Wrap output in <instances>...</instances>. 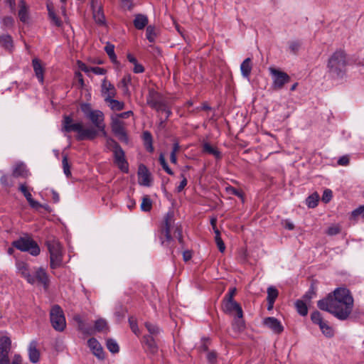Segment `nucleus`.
<instances>
[{
  "mask_svg": "<svg viewBox=\"0 0 364 364\" xmlns=\"http://www.w3.org/2000/svg\"><path fill=\"white\" fill-rule=\"evenodd\" d=\"M317 305L321 310L331 314L339 320L345 321L353 311L354 299L350 290L341 287L319 300Z\"/></svg>",
  "mask_w": 364,
  "mask_h": 364,
  "instance_id": "f257e3e1",
  "label": "nucleus"
},
{
  "mask_svg": "<svg viewBox=\"0 0 364 364\" xmlns=\"http://www.w3.org/2000/svg\"><path fill=\"white\" fill-rule=\"evenodd\" d=\"M173 217V212L172 210L168 211L164 216L161 230L160 240L161 245L170 249H172L174 246L171 236L172 232L181 244H183V242L181 227L175 224Z\"/></svg>",
  "mask_w": 364,
  "mask_h": 364,
  "instance_id": "f03ea898",
  "label": "nucleus"
},
{
  "mask_svg": "<svg viewBox=\"0 0 364 364\" xmlns=\"http://www.w3.org/2000/svg\"><path fill=\"white\" fill-rule=\"evenodd\" d=\"M348 64L346 53L343 50L338 49L331 55L327 66L332 75L341 77L345 73Z\"/></svg>",
  "mask_w": 364,
  "mask_h": 364,
  "instance_id": "7ed1b4c3",
  "label": "nucleus"
},
{
  "mask_svg": "<svg viewBox=\"0 0 364 364\" xmlns=\"http://www.w3.org/2000/svg\"><path fill=\"white\" fill-rule=\"evenodd\" d=\"M73 319L77 323L78 330L85 335H92L95 331L107 333L109 331L107 323L103 318L97 319L95 321L94 328L87 326L80 315L75 316Z\"/></svg>",
  "mask_w": 364,
  "mask_h": 364,
  "instance_id": "20e7f679",
  "label": "nucleus"
},
{
  "mask_svg": "<svg viewBox=\"0 0 364 364\" xmlns=\"http://www.w3.org/2000/svg\"><path fill=\"white\" fill-rule=\"evenodd\" d=\"M12 245L22 252H28L33 256H37L40 253V247L38 244L30 237H22L14 241Z\"/></svg>",
  "mask_w": 364,
  "mask_h": 364,
  "instance_id": "39448f33",
  "label": "nucleus"
},
{
  "mask_svg": "<svg viewBox=\"0 0 364 364\" xmlns=\"http://www.w3.org/2000/svg\"><path fill=\"white\" fill-rule=\"evenodd\" d=\"M73 131L76 133L77 140H92L97 135V130L93 127H86L82 123L70 122V132Z\"/></svg>",
  "mask_w": 364,
  "mask_h": 364,
  "instance_id": "423d86ee",
  "label": "nucleus"
},
{
  "mask_svg": "<svg viewBox=\"0 0 364 364\" xmlns=\"http://www.w3.org/2000/svg\"><path fill=\"white\" fill-rule=\"evenodd\" d=\"M50 318L52 326L55 331H63L66 328V320L61 308L55 305L52 307L50 312Z\"/></svg>",
  "mask_w": 364,
  "mask_h": 364,
  "instance_id": "0eeeda50",
  "label": "nucleus"
},
{
  "mask_svg": "<svg viewBox=\"0 0 364 364\" xmlns=\"http://www.w3.org/2000/svg\"><path fill=\"white\" fill-rule=\"evenodd\" d=\"M269 71L272 78V87L274 90H281L284 85L288 83L291 78L289 75L279 69L273 67L269 68Z\"/></svg>",
  "mask_w": 364,
  "mask_h": 364,
  "instance_id": "6e6552de",
  "label": "nucleus"
},
{
  "mask_svg": "<svg viewBox=\"0 0 364 364\" xmlns=\"http://www.w3.org/2000/svg\"><path fill=\"white\" fill-rule=\"evenodd\" d=\"M48 249L50 252V267L53 269L58 267L62 260L60 245L55 241L47 242Z\"/></svg>",
  "mask_w": 364,
  "mask_h": 364,
  "instance_id": "1a4fd4ad",
  "label": "nucleus"
},
{
  "mask_svg": "<svg viewBox=\"0 0 364 364\" xmlns=\"http://www.w3.org/2000/svg\"><path fill=\"white\" fill-rule=\"evenodd\" d=\"M114 144V164L123 172L127 173L129 171L128 163L125 159L124 152L121 146L115 141H112Z\"/></svg>",
  "mask_w": 364,
  "mask_h": 364,
  "instance_id": "9d476101",
  "label": "nucleus"
},
{
  "mask_svg": "<svg viewBox=\"0 0 364 364\" xmlns=\"http://www.w3.org/2000/svg\"><path fill=\"white\" fill-rule=\"evenodd\" d=\"M111 127L112 132L122 141H127L128 138L124 129V122L118 117H112Z\"/></svg>",
  "mask_w": 364,
  "mask_h": 364,
  "instance_id": "9b49d317",
  "label": "nucleus"
},
{
  "mask_svg": "<svg viewBox=\"0 0 364 364\" xmlns=\"http://www.w3.org/2000/svg\"><path fill=\"white\" fill-rule=\"evenodd\" d=\"M87 119L91 121L98 131L103 132L104 134H106L105 124L104 123L105 117L102 111L97 109L95 110L93 112L90 113V116Z\"/></svg>",
  "mask_w": 364,
  "mask_h": 364,
  "instance_id": "f8f14e48",
  "label": "nucleus"
},
{
  "mask_svg": "<svg viewBox=\"0 0 364 364\" xmlns=\"http://www.w3.org/2000/svg\"><path fill=\"white\" fill-rule=\"evenodd\" d=\"M16 268L18 273L22 277L25 278L29 284H33L36 283V279L33 276V274H31L28 264L22 261H18L16 262Z\"/></svg>",
  "mask_w": 364,
  "mask_h": 364,
  "instance_id": "ddd939ff",
  "label": "nucleus"
},
{
  "mask_svg": "<svg viewBox=\"0 0 364 364\" xmlns=\"http://www.w3.org/2000/svg\"><path fill=\"white\" fill-rule=\"evenodd\" d=\"M102 95L105 97V101L110 98H114L117 95V90L113 84L107 80L103 79L102 82Z\"/></svg>",
  "mask_w": 364,
  "mask_h": 364,
  "instance_id": "4468645a",
  "label": "nucleus"
},
{
  "mask_svg": "<svg viewBox=\"0 0 364 364\" xmlns=\"http://www.w3.org/2000/svg\"><path fill=\"white\" fill-rule=\"evenodd\" d=\"M223 309L226 314L235 312L238 318L243 317V311L240 305L234 301H223Z\"/></svg>",
  "mask_w": 364,
  "mask_h": 364,
  "instance_id": "2eb2a0df",
  "label": "nucleus"
},
{
  "mask_svg": "<svg viewBox=\"0 0 364 364\" xmlns=\"http://www.w3.org/2000/svg\"><path fill=\"white\" fill-rule=\"evenodd\" d=\"M139 183L144 186H150L151 183L150 173L144 165H140L138 171Z\"/></svg>",
  "mask_w": 364,
  "mask_h": 364,
  "instance_id": "dca6fc26",
  "label": "nucleus"
},
{
  "mask_svg": "<svg viewBox=\"0 0 364 364\" xmlns=\"http://www.w3.org/2000/svg\"><path fill=\"white\" fill-rule=\"evenodd\" d=\"M91 7L92 9L93 18L95 22L99 25H104L105 23V17L101 6L97 5L96 0H92Z\"/></svg>",
  "mask_w": 364,
  "mask_h": 364,
  "instance_id": "f3484780",
  "label": "nucleus"
},
{
  "mask_svg": "<svg viewBox=\"0 0 364 364\" xmlns=\"http://www.w3.org/2000/svg\"><path fill=\"white\" fill-rule=\"evenodd\" d=\"M263 323L275 333L279 334L284 330V327L281 322L274 317H267L264 319Z\"/></svg>",
  "mask_w": 364,
  "mask_h": 364,
  "instance_id": "a211bd4d",
  "label": "nucleus"
},
{
  "mask_svg": "<svg viewBox=\"0 0 364 364\" xmlns=\"http://www.w3.org/2000/svg\"><path fill=\"white\" fill-rule=\"evenodd\" d=\"M87 345L92 353L99 359L104 358V351L101 344L95 338H91L87 341Z\"/></svg>",
  "mask_w": 364,
  "mask_h": 364,
  "instance_id": "6ab92c4d",
  "label": "nucleus"
},
{
  "mask_svg": "<svg viewBox=\"0 0 364 364\" xmlns=\"http://www.w3.org/2000/svg\"><path fill=\"white\" fill-rule=\"evenodd\" d=\"M32 65L36 77L41 83H43L44 79V68L43 67L41 60L38 58H33L32 60Z\"/></svg>",
  "mask_w": 364,
  "mask_h": 364,
  "instance_id": "aec40b11",
  "label": "nucleus"
},
{
  "mask_svg": "<svg viewBox=\"0 0 364 364\" xmlns=\"http://www.w3.org/2000/svg\"><path fill=\"white\" fill-rule=\"evenodd\" d=\"M252 69V59L250 58H247L243 60V62L240 65V71L242 76L244 78L249 80Z\"/></svg>",
  "mask_w": 364,
  "mask_h": 364,
  "instance_id": "412c9836",
  "label": "nucleus"
},
{
  "mask_svg": "<svg viewBox=\"0 0 364 364\" xmlns=\"http://www.w3.org/2000/svg\"><path fill=\"white\" fill-rule=\"evenodd\" d=\"M18 16L21 21L24 23L28 22L29 20V14H28V7L27 6L24 0H21L19 4V10L18 12Z\"/></svg>",
  "mask_w": 364,
  "mask_h": 364,
  "instance_id": "4be33fe9",
  "label": "nucleus"
},
{
  "mask_svg": "<svg viewBox=\"0 0 364 364\" xmlns=\"http://www.w3.org/2000/svg\"><path fill=\"white\" fill-rule=\"evenodd\" d=\"M33 276L36 279V282H38L42 284L45 287H47L48 284V275L43 268H38L35 270Z\"/></svg>",
  "mask_w": 364,
  "mask_h": 364,
  "instance_id": "5701e85b",
  "label": "nucleus"
},
{
  "mask_svg": "<svg viewBox=\"0 0 364 364\" xmlns=\"http://www.w3.org/2000/svg\"><path fill=\"white\" fill-rule=\"evenodd\" d=\"M148 22L149 20L146 15L139 14L135 15L133 23L136 29L142 30L147 26Z\"/></svg>",
  "mask_w": 364,
  "mask_h": 364,
  "instance_id": "b1692460",
  "label": "nucleus"
},
{
  "mask_svg": "<svg viewBox=\"0 0 364 364\" xmlns=\"http://www.w3.org/2000/svg\"><path fill=\"white\" fill-rule=\"evenodd\" d=\"M29 359L32 363H37L39 360L40 353L37 350V343L33 341L30 343L28 347Z\"/></svg>",
  "mask_w": 364,
  "mask_h": 364,
  "instance_id": "393cba45",
  "label": "nucleus"
},
{
  "mask_svg": "<svg viewBox=\"0 0 364 364\" xmlns=\"http://www.w3.org/2000/svg\"><path fill=\"white\" fill-rule=\"evenodd\" d=\"M46 6H47L49 18L52 21L53 23L58 27L61 26L62 21L58 18V17L57 16V15L55 12L53 3L48 1Z\"/></svg>",
  "mask_w": 364,
  "mask_h": 364,
  "instance_id": "a878e982",
  "label": "nucleus"
},
{
  "mask_svg": "<svg viewBox=\"0 0 364 364\" xmlns=\"http://www.w3.org/2000/svg\"><path fill=\"white\" fill-rule=\"evenodd\" d=\"M11 348V341L8 336L0 338V354H9Z\"/></svg>",
  "mask_w": 364,
  "mask_h": 364,
  "instance_id": "bb28decb",
  "label": "nucleus"
},
{
  "mask_svg": "<svg viewBox=\"0 0 364 364\" xmlns=\"http://www.w3.org/2000/svg\"><path fill=\"white\" fill-rule=\"evenodd\" d=\"M0 46L4 49L11 51L14 47L13 40L9 35H2L0 36Z\"/></svg>",
  "mask_w": 364,
  "mask_h": 364,
  "instance_id": "cd10ccee",
  "label": "nucleus"
},
{
  "mask_svg": "<svg viewBox=\"0 0 364 364\" xmlns=\"http://www.w3.org/2000/svg\"><path fill=\"white\" fill-rule=\"evenodd\" d=\"M132 82V76L128 74L124 76V77L121 80L119 83L118 84V87L122 89L124 95H129V85L131 84Z\"/></svg>",
  "mask_w": 364,
  "mask_h": 364,
  "instance_id": "c85d7f7f",
  "label": "nucleus"
},
{
  "mask_svg": "<svg viewBox=\"0 0 364 364\" xmlns=\"http://www.w3.org/2000/svg\"><path fill=\"white\" fill-rule=\"evenodd\" d=\"M143 342L151 353H155L157 351V346L153 336H144L143 338Z\"/></svg>",
  "mask_w": 364,
  "mask_h": 364,
  "instance_id": "c756f323",
  "label": "nucleus"
},
{
  "mask_svg": "<svg viewBox=\"0 0 364 364\" xmlns=\"http://www.w3.org/2000/svg\"><path fill=\"white\" fill-rule=\"evenodd\" d=\"M203 151L207 154L213 155L216 159L221 158V154L218 149L211 146L209 143L205 142L203 145Z\"/></svg>",
  "mask_w": 364,
  "mask_h": 364,
  "instance_id": "7c9ffc66",
  "label": "nucleus"
},
{
  "mask_svg": "<svg viewBox=\"0 0 364 364\" xmlns=\"http://www.w3.org/2000/svg\"><path fill=\"white\" fill-rule=\"evenodd\" d=\"M105 102L108 103V105L112 110L120 111L124 108V103L123 102L114 100V98H110L105 100Z\"/></svg>",
  "mask_w": 364,
  "mask_h": 364,
  "instance_id": "2f4dec72",
  "label": "nucleus"
},
{
  "mask_svg": "<svg viewBox=\"0 0 364 364\" xmlns=\"http://www.w3.org/2000/svg\"><path fill=\"white\" fill-rule=\"evenodd\" d=\"M142 138L144 142V146L146 150L149 152L154 151V147L152 145V136L151 133L148 131H145L143 132Z\"/></svg>",
  "mask_w": 364,
  "mask_h": 364,
  "instance_id": "473e14b6",
  "label": "nucleus"
},
{
  "mask_svg": "<svg viewBox=\"0 0 364 364\" xmlns=\"http://www.w3.org/2000/svg\"><path fill=\"white\" fill-rule=\"evenodd\" d=\"M13 175L15 177H26L28 176V170L24 164H17L14 171Z\"/></svg>",
  "mask_w": 364,
  "mask_h": 364,
  "instance_id": "72a5a7b5",
  "label": "nucleus"
},
{
  "mask_svg": "<svg viewBox=\"0 0 364 364\" xmlns=\"http://www.w3.org/2000/svg\"><path fill=\"white\" fill-rule=\"evenodd\" d=\"M105 50L109 57L112 63L117 62V56L114 53V46L111 44L110 43H107Z\"/></svg>",
  "mask_w": 364,
  "mask_h": 364,
  "instance_id": "f704fd0d",
  "label": "nucleus"
},
{
  "mask_svg": "<svg viewBox=\"0 0 364 364\" xmlns=\"http://www.w3.org/2000/svg\"><path fill=\"white\" fill-rule=\"evenodd\" d=\"M141 210L144 212H149L152 208V201L148 196H144L142 198L141 203Z\"/></svg>",
  "mask_w": 364,
  "mask_h": 364,
  "instance_id": "c9c22d12",
  "label": "nucleus"
},
{
  "mask_svg": "<svg viewBox=\"0 0 364 364\" xmlns=\"http://www.w3.org/2000/svg\"><path fill=\"white\" fill-rule=\"evenodd\" d=\"M107 349L112 353H117L119 351V346L117 341L112 338H108L106 343Z\"/></svg>",
  "mask_w": 364,
  "mask_h": 364,
  "instance_id": "e433bc0d",
  "label": "nucleus"
},
{
  "mask_svg": "<svg viewBox=\"0 0 364 364\" xmlns=\"http://www.w3.org/2000/svg\"><path fill=\"white\" fill-rule=\"evenodd\" d=\"M319 328L322 333L326 336V337H332L333 336V328L328 325V322L326 321H324L323 323H321L319 326Z\"/></svg>",
  "mask_w": 364,
  "mask_h": 364,
  "instance_id": "4c0bfd02",
  "label": "nucleus"
},
{
  "mask_svg": "<svg viewBox=\"0 0 364 364\" xmlns=\"http://www.w3.org/2000/svg\"><path fill=\"white\" fill-rule=\"evenodd\" d=\"M298 313L301 316H306L308 313V308L306 303L302 300H298L295 303Z\"/></svg>",
  "mask_w": 364,
  "mask_h": 364,
  "instance_id": "58836bf2",
  "label": "nucleus"
},
{
  "mask_svg": "<svg viewBox=\"0 0 364 364\" xmlns=\"http://www.w3.org/2000/svg\"><path fill=\"white\" fill-rule=\"evenodd\" d=\"M156 35V28L153 26H148L146 31V36L148 41L151 43L154 42Z\"/></svg>",
  "mask_w": 364,
  "mask_h": 364,
  "instance_id": "ea45409f",
  "label": "nucleus"
},
{
  "mask_svg": "<svg viewBox=\"0 0 364 364\" xmlns=\"http://www.w3.org/2000/svg\"><path fill=\"white\" fill-rule=\"evenodd\" d=\"M319 196L315 193L306 198V205L309 208H315L318 205Z\"/></svg>",
  "mask_w": 364,
  "mask_h": 364,
  "instance_id": "a19ab883",
  "label": "nucleus"
},
{
  "mask_svg": "<svg viewBox=\"0 0 364 364\" xmlns=\"http://www.w3.org/2000/svg\"><path fill=\"white\" fill-rule=\"evenodd\" d=\"M215 240L217 246L218 247V250L220 252H223L225 250V245L222 238L220 236L219 230L218 229H215Z\"/></svg>",
  "mask_w": 364,
  "mask_h": 364,
  "instance_id": "79ce46f5",
  "label": "nucleus"
},
{
  "mask_svg": "<svg viewBox=\"0 0 364 364\" xmlns=\"http://www.w3.org/2000/svg\"><path fill=\"white\" fill-rule=\"evenodd\" d=\"M311 319L314 323L318 325V326L325 321L323 320L321 313L317 311L311 314Z\"/></svg>",
  "mask_w": 364,
  "mask_h": 364,
  "instance_id": "37998d69",
  "label": "nucleus"
},
{
  "mask_svg": "<svg viewBox=\"0 0 364 364\" xmlns=\"http://www.w3.org/2000/svg\"><path fill=\"white\" fill-rule=\"evenodd\" d=\"M267 294L269 301L274 302L278 296V291L274 287H270L267 289Z\"/></svg>",
  "mask_w": 364,
  "mask_h": 364,
  "instance_id": "c03bdc74",
  "label": "nucleus"
},
{
  "mask_svg": "<svg viewBox=\"0 0 364 364\" xmlns=\"http://www.w3.org/2000/svg\"><path fill=\"white\" fill-rule=\"evenodd\" d=\"M147 102L152 108L156 109L157 111L165 109L166 110V106L161 102L153 100H148Z\"/></svg>",
  "mask_w": 364,
  "mask_h": 364,
  "instance_id": "a18cd8bd",
  "label": "nucleus"
},
{
  "mask_svg": "<svg viewBox=\"0 0 364 364\" xmlns=\"http://www.w3.org/2000/svg\"><path fill=\"white\" fill-rule=\"evenodd\" d=\"M159 162L162 166V168H164V170L169 175H173V172L172 171V170L169 168V166H168L166 161V159L164 156V155L162 154H160L159 156Z\"/></svg>",
  "mask_w": 364,
  "mask_h": 364,
  "instance_id": "49530a36",
  "label": "nucleus"
},
{
  "mask_svg": "<svg viewBox=\"0 0 364 364\" xmlns=\"http://www.w3.org/2000/svg\"><path fill=\"white\" fill-rule=\"evenodd\" d=\"M145 326L147 328L148 331L150 333V334L152 336L157 335L160 332L159 328L157 326L152 324L151 323L146 322L145 323Z\"/></svg>",
  "mask_w": 364,
  "mask_h": 364,
  "instance_id": "de8ad7c7",
  "label": "nucleus"
},
{
  "mask_svg": "<svg viewBox=\"0 0 364 364\" xmlns=\"http://www.w3.org/2000/svg\"><path fill=\"white\" fill-rule=\"evenodd\" d=\"M234 329L241 331L245 328V321L242 319V317L235 318L233 323Z\"/></svg>",
  "mask_w": 364,
  "mask_h": 364,
  "instance_id": "09e8293b",
  "label": "nucleus"
},
{
  "mask_svg": "<svg viewBox=\"0 0 364 364\" xmlns=\"http://www.w3.org/2000/svg\"><path fill=\"white\" fill-rule=\"evenodd\" d=\"M236 291L237 289L235 287L230 289L228 293L225 296L223 301H234L233 297L236 294Z\"/></svg>",
  "mask_w": 364,
  "mask_h": 364,
  "instance_id": "8fccbe9b",
  "label": "nucleus"
},
{
  "mask_svg": "<svg viewBox=\"0 0 364 364\" xmlns=\"http://www.w3.org/2000/svg\"><path fill=\"white\" fill-rule=\"evenodd\" d=\"M20 191L23 194L27 201L32 198L31 193L28 191L27 187L25 184H21L19 186Z\"/></svg>",
  "mask_w": 364,
  "mask_h": 364,
  "instance_id": "3c124183",
  "label": "nucleus"
},
{
  "mask_svg": "<svg viewBox=\"0 0 364 364\" xmlns=\"http://www.w3.org/2000/svg\"><path fill=\"white\" fill-rule=\"evenodd\" d=\"M361 216L364 219V205H361L352 212V217Z\"/></svg>",
  "mask_w": 364,
  "mask_h": 364,
  "instance_id": "603ef678",
  "label": "nucleus"
},
{
  "mask_svg": "<svg viewBox=\"0 0 364 364\" xmlns=\"http://www.w3.org/2000/svg\"><path fill=\"white\" fill-rule=\"evenodd\" d=\"M14 18L11 16H5L1 19V23L5 27H11L14 24Z\"/></svg>",
  "mask_w": 364,
  "mask_h": 364,
  "instance_id": "864d4df0",
  "label": "nucleus"
},
{
  "mask_svg": "<svg viewBox=\"0 0 364 364\" xmlns=\"http://www.w3.org/2000/svg\"><path fill=\"white\" fill-rule=\"evenodd\" d=\"M81 109L87 118L90 116V113L93 112L95 111L92 109L89 104H83L81 106Z\"/></svg>",
  "mask_w": 364,
  "mask_h": 364,
  "instance_id": "5fc2aeb1",
  "label": "nucleus"
},
{
  "mask_svg": "<svg viewBox=\"0 0 364 364\" xmlns=\"http://www.w3.org/2000/svg\"><path fill=\"white\" fill-rule=\"evenodd\" d=\"M206 358H207V360L209 363L215 364L216 363L217 355H216L215 352H214V351L208 352Z\"/></svg>",
  "mask_w": 364,
  "mask_h": 364,
  "instance_id": "6e6d98bb",
  "label": "nucleus"
},
{
  "mask_svg": "<svg viewBox=\"0 0 364 364\" xmlns=\"http://www.w3.org/2000/svg\"><path fill=\"white\" fill-rule=\"evenodd\" d=\"M28 202L30 206L36 210H38L41 208H46V206H43L42 204H41L39 202L35 200L33 198L30 199Z\"/></svg>",
  "mask_w": 364,
  "mask_h": 364,
  "instance_id": "4d7b16f0",
  "label": "nucleus"
},
{
  "mask_svg": "<svg viewBox=\"0 0 364 364\" xmlns=\"http://www.w3.org/2000/svg\"><path fill=\"white\" fill-rule=\"evenodd\" d=\"M90 72H92L95 75H103L107 73V70L100 67H91Z\"/></svg>",
  "mask_w": 364,
  "mask_h": 364,
  "instance_id": "13d9d810",
  "label": "nucleus"
},
{
  "mask_svg": "<svg viewBox=\"0 0 364 364\" xmlns=\"http://www.w3.org/2000/svg\"><path fill=\"white\" fill-rule=\"evenodd\" d=\"M332 198V191L329 189H326L324 191L323 196H322V200L324 203H328L331 200Z\"/></svg>",
  "mask_w": 364,
  "mask_h": 364,
  "instance_id": "bf43d9fd",
  "label": "nucleus"
},
{
  "mask_svg": "<svg viewBox=\"0 0 364 364\" xmlns=\"http://www.w3.org/2000/svg\"><path fill=\"white\" fill-rule=\"evenodd\" d=\"M228 191L230 194H232V195H234V196H237V197H239V198H243V194H242V193L240 190H238V189H237V188H234V187H229V188H228Z\"/></svg>",
  "mask_w": 364,
  "mask_h": 364,
  "instance_id": "052dcab7",
  "label": "nucleus"
},
{
  "mask_svg": "<svg viewBox=\"0 0 364 364\" xmlns=\"http://www.w3.org/2000/svg\"><path fill=\"white\" fill-rule=\"evenodd\" d=\"M340 232V228L338 226L333 225L328 228L327 234L329 235H336Z\"/></svg>",
  "mask_w": 364,
  "mask_h": 364,
  "instance_id": "680f3d73",
  "label": "nucleus"
},
{
  "mask_svg": "<svg viewBox=\"0 0 364 364\" xmlns=\"http://www.w3.org/2000/svg\"><path fill=\"white\" fill-rule=\"evenodd\" d=\"M74 80L78 82L80 86L82 87L84 86V80L82 75L80 72H75Z\"/></svg>",
  "mask_w": 364,
  "mask_h": 364,
  "instance_id": "e2e57ef3",
  "label": "nucleus"
},
{
  "mask_svg": "<svg viewBox=\"0 0 364 364\" xmlns=\"http://www.w3.org/2000/svg\"><path fill=\"white\" fill-rule=\"evenodd\" d=\"M181 177L182 178V181H181L179 186L176 188L177 192L178 193L182 191L187 185V179L185 177V176L183 174H181Z\"/></svg>",
  "mask_w": 364,
  "mask_h": 364,
  "instance_id": "0e129e2a",
  "label": "nucleus"
},
{
  "mask_svg": "<svg viewBox=\"0 0 364 364\" xmlns=\"http://www.w3.org/2000/svg\"><path fill=\"white\" fill-rule=\"evenodd\" d=\"M300 46H301L300 43H299L297 41H293V42H291L289 44V49L291 52L295 53L298 51L299 48H300Z\"/></svg>",
  "mask_w": 364,
  "mask_h": 364,
  "instance_id": "69168bd1",
  "label": "nucleus"
},
{
  "mask_svg": "<svg viewBox=\"0 0 364 364\" xmlns=\"http://www.w3.org/2000/svg\"><path fill=\"white\" fill-rule=\"evenodd\" d=\"M134 65V66L133 68V71L135 73H142L144 71V66L138 63V62L136 63H135Z\"/></svg>",
  "mask_w": 364,
  "mask_h": 364,
  "instance_id": "338daca9",
  "label": "nucleus"
},
{
  "mask_svg": "<svg viewBox=\"0 0 364 364\" xmlns=\"http://www.w3.org/2000/svg\"><path fill=\"white\" fill-rule=\"evenodd\" d=\"M0 364H10L9 354H0Z\"/></svg>",
  "mask_w": 364,
  "mask_h": 364,
  "instance_id": "774afa93",
  "label": "nucleus"
}]
</instances>
